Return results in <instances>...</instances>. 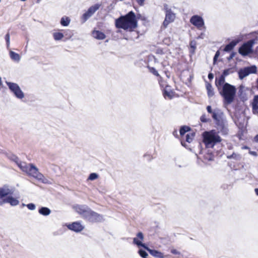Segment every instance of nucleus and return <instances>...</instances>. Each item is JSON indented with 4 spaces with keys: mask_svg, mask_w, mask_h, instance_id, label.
<instances>
[{
    "mask_svg": "<svg viewBox=\"0 0 258 258\" xmlns=\"http://www.w3.org/2000/svg\"><path fill=\"white\" fill-rule=\"evenodd\" d=\"M21 1H23V2L24 1H23V0H21Z\"/></svg>",
    "mask_w": 258,
    "mask_h": 258,
    "instance_id": "nucleus-57",
    "label": "nucleus"
},
{
    "mask_svg": "<svg viewBox=\"0 0 258 258\" xmlns=\"http://www.w3.org/2000/svg\"><path fill=\"white\" fill-rule=\"evenodd\" d=\"M138 4L141 6H143L145 4V2L146 0H135Z\"/></svg>",
    "mask_w": 258,
    "mask_h": 258,
    "instance_id": "nucleus-39",
    "label": "nucleus"
},
{
    "mask_svg": "<svg viewBox=\"0 0 258 258\" xmlns=\"http://www.w3.org/2000/svg\"><path fill=\"white\" fill-rule=\"evenodd\" d=\"M5 40L6 41L7 47V48H9L10 44V36L9 33H7L5 35Z\"/></svg>",
    "mask_w": 258,
    "mask_h": 258,
    "instance_id": "nucleus-35",
    "label": "nucleus"
},
{
    "mask_svg": "<svg viewBox=\"0 0 258 258\" xmlns=\"http://www.w3.org/2000/svg\"><path fill=\"white\" fill-rule=\"evenodd\" d=\"M236 89L234 86H233L228 83H225L223 86L221 91H219L220 94L223 97L225 103L231 104L234 100Z\"/></svg>",
    "mask_w": 258,
    "mask_h": 258,
    "instance_id": "nucleus-3",
    "label": "nucleus"
},
{
    "mask_svg": "<svg viewBox=\"0 0 258 258\" xmlns=\"http://www.w3.org/2000/svg\"><path fill=\"white\" fill-rule=\"evenodd\" d=\"M219 54H220V52L219 51H217L214 57V59H213V60H214V62H215L217 59V58L218 57V56H219Z\"/></svg>",
    "mask_w": 258,
    "mask_h": 258,
    "instance_id": "nucleus-40",
    "label": "nucleus"
},
{
    "mask_svg": "<svg viewBox=\"0 0 258 258\" xmlns=\"http://www.w3.org/2000/svg\"><path fill=\"white\" fill-rule=\"evenodd\" d=\"M231 73H232L231 69H226L223 71V74L221 75L225 78L227 76L229 75Z\"/></svg>",
    "mask_w": 258,
    "mask_h": 258,
    "instance_id": "nucleus-37",
    "label": "nucleus"
},
{
    "mask_svg": "<svg viewBox=\"0 0 258 258\" xmlns=\"http://www.w3.org/2000/svg\"><path fill=\"white\" fill-rule=\"evenodd\" d=\"M190 22L199 29H201L205 24L203 18L198 15L192 16L190 19Z\"/></svg>",
    "mask_w": 258,
    "mask_h": 258,
    "instance_id": "nucleus-13",
    "label": "nucleus"
},
{
    "mask_svg": "<svg viewBox=\"0 0 258 258\" xmlns=\"http://www.w3.org/2000/svg\"><path fill=\"white\" fill-rule=\"evenodd\" d=\"M207 111L209 113H211V114H212V112H213V110L212 109V108H211V106H208L207 107Z\"/></svg>",
    "mask_w": 258,
    "mask_h": 258,
    "instance_id": "nucleus-42",
    "label": "nucleus"
},
{
    "mask_svg": "<svg viewBox=\"0 0 258 258\" xmlns=\"http://www.w3.org/2000/svg\"><path fill=\"white\" fill-rule=\"evenodd\" d=\"M115 26L124 30L133 31L138 26V22L135 14L131 11L124 16H120L115 20Z\"/></svg>",
    "mask_w": 258,
    "mask_h": 258,
    "instance_id": "nucleus-1",
    "label": "nucleus"
},
{
    "mask_svg": "<svg viewBox=\"0 0 258 258\" xmlns=\"http://www.w3.org/2000/svg\"><path fill=\"white\" fill-rule=\"evenodd\" d=\"M64 37L63 33L56 32L53 33V37L55 41L61 40Z\"/></svg>",
    "mask_w": 258,
    "mask_h": 258,
    "instance_id": "nucleus-27",
    "label": "nucleus"
},
{
    "mask_svg": "<svg viewBox=\"0 0 258 258\" xmlns=\"http://www.w3.org/2000/svg\"><path fill=\"white\" fill-rule=\"evenodd\" d=\"M27 207L29 210H32V203L28 204V205H27Z\"/></svg>",
    "mask_w": 258,
    "mask_h": 258,
    "instance_id": "nucleus-43",
    "label": "nucleus"
},
{
    "mask_svg": "<svg viewBox=\"0 0 258 258\" xmlns=\"http://www.w3.org/2000/svg\"><path fill=\"white\" fill-rule=\"evenodd\" d=\"M206 89L208 92V95L209 97H212L214 95V92L212 85L210 83L206 84Z\"/></svg>",
    "mask_w": 258,
    "mask_h": 258,
    "instance_id": "nucleus-26",
    "label": "nucleus"
},
{
    "mask_svg": "<svg viewBox=\"0 0 258 258\" xmlns=\"http://www.w3.org/2000/svg\"><path fill=\"white\" fill-rule=\"evenodd\" d=\"M225 78L222 75H221L218 78H216L215 84L219 91L220 90L221 86L225 83Z\"/></svg>",
    "mask_w": 258,
    "mask_h": 258,
    "instance_id": "nucleus-20",
    "label": "nucleus"
},
{
    "mask_svg": "<svg viewBox=\"0 0 258 258\" xmlns=\"http://www.w3.org/2000/svg\"><path fill=\"white\" fill-rule=\"evenodd\" d=\"M8 157L11 160L15 162L18 166L23 171L26 172L28 175H32V164L29 163L27 164L26 162H21L19 158L13 154H9Z\"/></svg>",
    "mask_w": 258,
    "mask_h": 258,
    "instance_id": "nucleus-5",
    "label": "nucleus"
},
{
    "mask_svg": "<svg viewBox=\"0 0 258 258\" xmlns=\"http://www.w3.org/2000/svg\"><path fill=\"white\" fill-rule=\"evenodd\" d=\"M175 18V14L170 9H166V16L162 26L166 28L168 25L174 21Z\"/></svg>",
    "mask_w": 258,
    "mask_h": 258,
    "instance_id": "nucleus-12",
    "label": "nucleus"
},
{
    "mask_svg": "<svg viewBox=\"0 0 258 258\" xmlns=\"http://www.w3.org/2000/svg\"><path fill=\"white\" fill-rule=\"evenodd\" d=\"M238 43V41L233 40L228 44L226 45L224 49V50L226 52L231 51L235 47Z\"/></svg>",
    "mask_w": 258,
    "mask_h": 258,
    "instance_id": "nucleus-21",
    "label": "nucleus"
},
{
    "mask_svg": "<svg viewBox=\"0 0 258 258\" xmlns=\"http://www.w3.org/2000/svg\"><path fill=\"white\" fill-rule=\"evenodd\" d=\"M254 140L256 142H257L258 143V135H257L255 138H254Z\"/></svg>",
    "mask_w": 258,
    "mask_h": 258,
    "instance_id": "nucleus-47",
    "label": "nucleus"
},
{
    "mask_svg": "<svg viewBox=\"0 0 258 258\" xmlns=\"http://www.w3.org/2000/svg\"><path fill=\"white\" fill-rule=\"evenodd\" d=\"M5 204V198L0 197V206H2Z\"/></svg>",
    "mask_w": 258,
    "mask_h": 258,
    "instance_id": "nucleus-41",
    "label": "nucleus"
},
{
    "mask_svg": "<svg viewBox=\"0 0 258 258\" xmlns=\"http://www.w3.org/2000/svg\"><path fill=\"white\" fill-rule=\"evenodd\" d=\"M212 117L215 120L218 128L224 133L226 132L227 121L223 112L219 109H215L212 112Z\"/></svg>",
    "mask_w": 258,
    "mask_h": 258,
    "instance_id": "nucleus-4",
    "label": "nucleus"
},
{
    "mask_svg": "<svg viewBox=\"0 0 258 258\" xmlns=\"http://www.w3.org/2000/svg\"><path fill=\"white\" fill-rule=\"evenodd\" d=\"M172 92L168 91L166 88L164 90V96L165 98H166L167 97L170 99L172 97Z\"/></svg>",
    "mask_w": 258,
    "mask_h": 258,
    "instance_id": "nucleus-33",
    "label": "nucleus"
},
{
    "mask_svg": "<svg viewBox=\"0 0 258 258\" xmlns=\"http://www.w3.org/2000/svg\"><path fill=\"white\" fill-rule=\"evenodd\" d=\"M195 134L194 133L187 134L186 135V141L188 143H191L193 140Z\"/></svg>",
    "mask_w": 258,
    "mask_h": 258,
    "instance_id": "nucleus-29",
    "label": "nucleus"
},
{
    "mask_svg": "<svg viewBox=\"0 0 258 258\" xmlns=\"http://www.w3.org/2000/svg\"><path fill=\"white\" fill-rule=\"evenodd\" d=\"M41 0H37V2L39 3Z\"/></svg>",
    "mask_w": 258,
    "mask_h": 258,
    "instance_id": "nucleus-55",
    "label": "nucleus"
},
{
    "mask_svg": "<svg viewBox=\"0 0 258 258\" xmlns=\"http://www.w3.org/2000/svg\"><path fill=\"white\" fill-rule=\"evenodd\" d=\"M6 84L17 98L22 99L24 97V93L17 84L10 82H6Z\"/></svg>",
    "mask_w": 258,
    "mask_h": 258,
    "instance_id": "nucleus-6",
    "label": "nucleus"
},
{
    "mask_svg": "<svg viewBox=\"0 0 258 258\" xmlns=\"http://www.w3.org/2000/svg\"><path fill=\"white\" fill-rule=\"evenodd\" d=\"M181 144H182V146H183L185 147V143H183V142H182V141H181Z\"/></svg>",
    "mask_w": 258,
    "mask_h": 258,
    "instance_id": "nucleus-49",
    "label": "nucleus"
},
{
    "mask_svg": "<svg viewBox=\"0 0 258 258\" xmlns=\"http://www.w3.org/2000/svg\"><path fill=\"white\" fill-rule=\"evenodd\" d=\"M100 5L96 4L90 7L88 10L82 15V19L83 23L85 22L99 9Z\"/></svg>",
    "mask_w": 258,
    "mask_h": 258,
    "instance_id": "nucleus-9",
    "label": "nucleus"
},
{
    "mask_svg": "<svg viewBox=\"0 0 258 258\" xmlns=\"http://www.w3.org/2000/svg\"><path fill=\"white\" fill-rule=\"evenodd\" d=\"M190 45L191 47L195 48L194 44H192V43L190 44Z\"/></svg>",
    "mask_w": 258,
    "mask_h": 258,
    "instance_id": "nucleus-51",
    "label": "nucleus"
},
{
    "mask_svg": "<svg viewBox=\"0 0 258 258\" xmlns=\"http://www.w3.org/2000/svg\"><path fill=\"white\" fill-rule=\"evenodd\" d=\"M203 143L207 148H213L214 146L221 141V138L215 131L204 132L202 134Z\"/></svg>",
    "mask_w": 258,
    "mask_h": 258,
    "instance_id": "nucleus-2",
    "label": "nucleus"
},
{
    "mask_svg": "<svg viewBox=\"0 0 258 258\" xmlns=\"http://www.w3.org/2000/svg\"><path fill=\"white\" fill-rule=\"evenodd\" d=\"M68 228L71 230L79 232L83 230L84 226L81 224L80 222H75L71 224L68 225Z\"/></svg>",
    "mask_w": 258,
    "mask_h": 258,
    "instance_id": "nucleus-17",
    "label": "nucleus"
},
{
    "mask_svg": "<svg viewBox=\"0 0 258 258\" xmlns=\"http://www.w3.org/2000/svg\"><path fill=\"white\" fill-rule=\"evenodd\" d=\"M256 195L258 196V188L254 189Z\"/></svg>",
    "mask_w": 258,
    "mask_h": 258,
    "instance_id": "nucleus-48",
    "label": "nucleus"
},
{
    "mask_svg": "<svg viewBox=\"0 0 258 258\" xmlns=\"http://www.w3.org/2000/svg\"><path fill=\"white\" fill-rule=\"evenodd\" d=\"M6 203H9L11 206H15L19 204V201L10 195L5 198V204Z\"/></svg>",
    "mask_w": 258,
    "mask_h": 258,
    "instance_id": "nucleus-18",
    "label": "nucleus"
},
{
    "mask_svg": "<svg viewBox=\"0 0 258 258\" xmlns=\"http://www.w3.org/2000/svg\"><path fill=\"white\" fill-rule=\"evenodd\" d=\"M50 212V210L46 207H42L39 210V213L44 216H48Z\"/></svg>",
    "mask_w": 258,
    "mask_h": 258,
    "instance_id": "nucleus-25",
    "label": "nucleus"
},
{
    "mask_svg": "<svg viewBox=\"0 0 258 258\" xmlns=\"http://www.w3.org/2000/svg\"><path fill=\"white\" fill-rule=\"evenodd\" d=\"M190 45L191 47L195 48L194 44H192V43L190 44Z\"/></svg>",
    "mask_w": 258,
    "mask_h": 258,
    "instance_id": "nucleus-52",
    "label": "nucleus"
},
{
    "mask_svg": "<svg viewBox=\"0 0 258 258\" xmlns=\"http://www.w3.org/2000/svg\"><path fill=\"white\" fill-rule=\"evenodd\" d=\"M214 78V75L212 73H210L208 75V78L210 79V80H211V79H213Z\"/></svg>",
    "mask_w": 258,
    "mask_h": 258,
    "instance_id": "nucleus-45",
    "label": "nucleus"
},
{
    "mask_svg": "<svg viewBox=\"0 0 258 258\" xmlns=\"http://www.w3.org/2000/svg\"><path fill=\"white\" fill-rule=\"evenodd\" d=\"M22 206H25V204H23Z\"/></svg>",
    "mask_w": 258,
    "mask_h": 258,
    "instance_id": "nucleus-56",
    "label": "nucleus"
},
{
    "mask_svg": "<svg viewBox=\"0 0 258 258\" xmlns=\"http://www.w3.org/2000/svg\"><path fill=\"white\" fill-rule=\"evenodd\" d=\"M227 158L228 159H234L236 160H240L241 159V155L240 154H236L235 153H233L232 155H230V156H227Z\"/></svg>",
    "mask_w": 258,
    "mask_h": 258,
    "instance_id": "nucleus-30",
    "label": "nucleus"
},
{
    "mask_svg": "<svg viewBox=\"0 0 258 258\" xmlns=\"http://www.w3.org/2000/svg\"><path fill=\"white\" fill-rule=\"evenodd\" d=\"M33 178H35L39 182L46 183L48 180L45 178L42 174L39 172L38 168L33 165Z\"/></svg>",
    "mask_w": 258,
    "mask_h": 258,
    "instance_id": "nucleus-14",
    "label": "nucleus"
},
{
    "mask_svg": "<svg viewBox=\"0 0 258 258\" xmlns=\"http://www.w3.org/2000/svg\"><path fill=\"white\" fill-rule=\"evenodd\" d=\"M150 72L153 73L156 76H159V74L158 73L157 71L154 68H149Z\"/></svg>",
    "mask_w": 258,
    "mask_h": 258,
    "instance_id": "nucleus-38",
    "label": "nucleus"
},
{
    "mask_svg": "<svg viewBox=\"0 0 258 258\" xmlns=\"http://www.w3.org/2000/svg\"><path fill=\"white\" fill-rule=\"evenodd\" d=\"M252 107L253 113H258V95L254 97L252 103Z\"/></svg>",
    "mask_w": 258,
    "mask_h": 258,
    "instance_id": "nucleus-22",
    "label": "nucleus"
},
{
    "mask_svg": "<svg viewBox=\"0 0 258 258\" xmlns=\"http://www.w3.org/2000/svg\"><path fill=\"white\" fill-rule=\"evenodd\" d=\"M92 36L94 38L98 40H103L106 37L105 35L103 32L98 30L93 31Z\"/></svg>",
    "mask_w": 258,
    "mask_h": 258,
    "instance_id": "nucleus-19",
    "label": "nucleus"
},
{
    "mask_svg": "<svg viewBox=\"0 0 258 258\" xmlns=\"http://www.w3.org/2000/svg\"><path fill=\"white\" fill-rule=\"evenodd\" d=\"M233 55H231V56H230V58H232L233 57Z\"/></svg>",
    "mask_w": 258,
    "mask_h": 258,
    "instance_id": "nucleus-53",
    "label": "nucleus"
},
{
    "mask_svg": "<svg viewBox=\"0 0 258 258\" xmlns=\"http://www.w3.org/2000/svg\"><path fill=\"white\" fill-rule=\"evenodd\" d=\"M200 120L203 122H207L210 121V119L209 118H208L206 117V116L205 114L203 115L201 117Z\"/></svg>",
    "mask_w": 258,
    "mask_h": 258,
    "instance_id": "nucleus-36",
    "label": "nucleus"
},
{
    "mask_svg": "<svg viewBox=\"0 0 258 258\" xmlns=\"http://www.w3.org/2000/svg\"><path fill=\"white\" fill-rule=\"evenodd\" d=\"M71 22V19L67 16L62 17L60 21V24L63 26H68Z\"/></svg>",
    "mask_w": 258,
    "mask_h": 258,
    "instance_id": "nucleus-23",
    "label": "nucleus"
},
{
    "mask_svg": "<svg viewBox=\"0 0 258 258\" xmlns=\"http://www.w3.org/2000/svg\"><path fill=\"white\" fill-rule=\"evenodd\" d=\"M253 43H254L253 40H250L246 43H243L239 48V53L243 56H246L248 55L252 52V47Z\"/></svg>",
    "mask_w": 258,
    "mask_h": 258,
    "instance_id": "nucleus-7",
    "label": "nucleus"
},
{
    "mask_svg": "<svg viewBox=\"0 0 258 258\" xmlns=\"http://www.w3.org/2000/svg\"><path fill=\"white\" fill-rule=\"evenodd\" d=\"M256 67L254 66L244 68L239 71V77L240 79H242L249 74L255 73L256 72Z\"/></svg>",
    "mask_w": 258,
    "mask_h": 258,
    "instance_id": "nucleus-11",
    "label": "nucleus"
},
{
    "mask_svg": "<svg viewBox=\"0 0 258 258\" xmlns=\"http://www.w3.org/2000/svg\"><path fill=\"white\" fill-rule=\"evenodd\" d=\"M146 249H147L150 252V253L154 256L158 257L159 256V255L161 254V253L158 252V251L155 250H151L149 249L147 247V248Z\"/></svg>",
    "mask_w": 258,
    "mask_h": 258,
    "instance_id": "nucleus-31",
    "label": "nucleus"
},
{
    "mask_svg": "<svg viewBox=\"0 0 258 258\" xmlns=\"http://www.w3.org/2000/svg\"><path fill=\"white\" fill-rule=\"evenodd\" d=\"M14 189L8 185H5L0 187V197L4 198H7L14 193Z\"/></svg>",
    "mask_w": 258,
    "mask_h": 258,
    "instance_id": "nucleus-15",
    "label": "nucleus"
},
{
    "mask_svg": "<svg viewBox=\"0 0 258 258\" xmlns=\"http://www.w3.org/2000/svg\"><path fill=\"white\" fill-rule=\"evenodd\" d=\"M190 128L187 126H182L179 131L180 134L181 136H183L186 132L189 131Z\"/></svg>",
    "mask_w": 258,
    "mask_h": 258,
    "instance_id": "nucleus-28",
    "label": "nucleus"
},
{
    "mask_svg": "<svg viewBox=\"0 0 258 258\" xmlns=\"http://www.w3.org/2000/svg\"><path fill=\"white\" fill-rule=\"evenodd\" d=\"M139 253L140 255V256L143 258H146L147 256L148 255L147 252L143 249H140L139 250Z\"/></svg>",
    "mask_w": 258,
    "mask_h": 258,
    "instance_id": "nucleus-34",
    "label": "nucleus"
},
{
    "mask_svg": "<svg viewBox=\"0 0 258 258\" xmlns=\"http://www.w3.org/2000/svg\"><path fill=\"white\" fill-rule=\"evenodd\" d=\"M171 252H172V253H173V254H177V253H178V252H177V250H175V249H173V250H171Z\"/></svg>",
    "mask_w": 258,
    "mask_h": 258,
    "instance_id": "nucleus-46",
    "label": "nucleus"
},
{
    "mask_svg": "<svg viewBox=\"0 0 258 258\" xmlns=\"http://www.w3.org/2000/svg\"><path fill=\"white\" fill-rule=\"evenodd\" d=\"M248 148L247 146H244V147H242V149H248Z\"/></svg>",
    "mask_w": 258,
    "mask_h": 258,
    "instance_id": "nucleus-50",
    "label": "nucleus"
},
{
    "mask_svg": "<svg viewBox=\"0 0 258 258\" xmlns=\"http://www.w3.org/2000/svg\"><path fill=\"white\" fill-rule=\"evenodd\" d=\"M10 56L11 58L15 61H19L20 59L19 54L13 51H10Z\"/></svg>",
    "mask_w": 258,
    "mask_h": 258,
    "instance_id": "nucleus-24",
    "label": "nucleus"
},
{
    "mask_svg": "<svg viewBox=\"0 0 258 258\" xmlns=\"http://www.w3.org/2000/svg\"><path fill=\"white\" fill-rule=\"evenodd\" d=\"M144 239V235L142 232H140L137 235V237L133 239L134 244L137 245L138 246H142L145 248H147V246L145 244L142 243Z\"/></svg>",
    "mask_w": 258,
    "mask_h": 258,
    "instance_id": "nucleus-16",
    "label": "nucleus"
},
{
    "mask_svg": "<svg viewBox=\"0 0 258 258\" xmlns=\"http://www.w3.org/2000/svg\"><path fill=\"white\" fill-rule=\"evenodd\" d=\"M33 209H34V208H35V205H34V204H33Z\"/></svg>",
    "mask_w": 258,
    "mask_h": 258,
    "instance_id": "nucleus-54",
    "label": "nucleus"
},
{
    "mask_svg": "<svg viewBox=\"0 0 258 258\" xmlns=\"http://www.w3.org/2000/svg\"><path fill=\"white\" fill-rule=\"evenodd\" d=\"M98 178V175L96 173H92L89 175L88 180H94Z\"/></svg>",
    "mask_w": 258,
    "mask_h": 258,
    "instance_id": "nucleus-32",
    "label": "nucleus"
},
{
    "mask_svg": "<svg viewBox=\"0 0 258 258\" xmlns=\"http://www.w3.org/2000/svg\"><path fill=\"white\" fill-rule=\"evenodd\" d=\"M249 153L250 155H252L254 156H257V153L255 152H254V151H250L249 152Z\"/></svg>",
    "mask_w": 258,
    "mask_h": 258,
    "instance_id": "nucleus-44",
    "label": "nucleus"
},
{
    "mask_svg": "<svg viewBox=\"0 0 258 258\" xmlns=\"http://www.w3.org/2000/svg\"><path fill=\"white\" fill-rule=\"evenodd\" d=\"M73 209L83 218L85 219L90 208L85 205H75L73 207Z\"/></svg>",
    "mask_w": 258,
    "mask_h": 258,
    "instance_id": "nucleus-8",
    "label": "nucleus"
},
{
    "mask_svg": "<svg viewBox=\"0 0 258 258\" xmlns=\"http://www.w3.org/2000/svg\"><path fill=\"white\" fill-rule=\"evenodd\" d=\"M85 219L91 222H98L103 220V216L90 209Z\"/></svg>",
    "mask_w": 258,
    "mask_h": 258,
    "instance_id": "nucleus-10",
    "label": "nucleus"
}]
</instances>
